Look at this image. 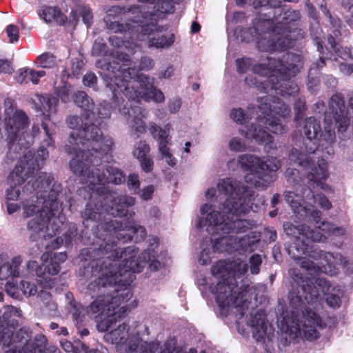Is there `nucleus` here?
<instances>
[{
  "label": "nucleus",
  "mask_w": 353,
  "mask_h": 353,
  "mask_svg": "<svg viewBox=\"0 0 353 353\" xmlns=\"http://www.w3.org/2000/svg\"><path fill=\"white\" fill-rule=\"evenodd\" d=\"M67 259L66 254L64 252L59 253H44L41 256V261H43V272H46L48 279L47 282L41 280V283L47 288H52L54 285V279L49 278L48 275H55L59 273L60 270L59 263L64 262Z\"/></svg>",
  "instance_id": "obj_23"
},
{
  "label": "nucleus",
  "mask_w": 353,
  "mask_h": 353,
  "mask_svg": "<svg viewBox=\"0 0 353 353\" xmlns=\"http://www.w3.org/2000/svg\"><path fill=\"white\" fill-rule=\"evenodd\" d=\"M248 270L245 263L240 261L226 262L219 261L212 268V273L214 276H225L223 282H219L213 292L216 294V302L219 306L223 309L226 307L234 306L239 312L238 327L244 322L251 328L253 337L256 341L263 339L268 333L272 331L271 326L266 322V315L263 310L251 312L246 315L245 310L248 309L249 299L254 292L253 287L246 286L243 289L239 288L236 283H233V277L244 274Z\"/></svg>",
  "instance_id": "obj_4"
},
{
  "label": "nucleus",
  "mask_w": 353,
  "mask_h": 353,
  "mask_svg": "<svg viewBox=\"0 0 353 353\" xmlns=\"http://www.w3.org/2000/svg\"><path fill=\"white\" fill-rule=\"evenodd\" d=\"M25 167L22 165H17L12 172L8 177V181L11 185V188L7 190V199L8 200H17L19 196V190L13 185H19L23 181V176L22 174L25 172Z\"/></svg>",
  "instance_id": "obj_29"
},
{
  "label": "nucleus",
  "mask_w": 353,
  "mask_h": 353,
  "mask_svg": "<svg viewBox=\"0 0 353 353\" xmlns=\"http://www.w3.org/2000/svg\"><path fill=\"white\" fill-rule=\"evenodd\" d=\"M99 250L107 256L92 263L93 272L99 275L88 285V290L99 294L88 307V313L100 316L97 328L105 332L130 309L126 303L132 293L126 283L132 281V272H140L146 262L150 263L152 270H157L160 263L152 259L154 255L151 256L150 251H145L137 257L134 248H121L114 243L105 241L100 244Z\"/></svg>",
  "instance_id": "obj_1"
},
{
  "label": "nucleus",
  "mask_w": 353,
  "mask_h": 353,
  "mask_svg": "<svg viewBox=\"0 0 353 353\" xmlns=\"http://www.w3.org/2000/svg\"><path fill=\"white\" fill-rule=\"evenodd\" d=\"M40 17L46 23L57 21L61 23L64 21L63 16L61 14L57 7L43 6L38 12Z\"/></svg>",
  "instance_id": "obj_32"
},
{
  "label": "nucleus",
  "mask_w": 353,
  "mask_h": 353,
  "mask_svg": "<svg viewBox=\"0 0 353 353\" xmlns=\"http://www.w3.org/2000/svg\"><path fill=\"white\" fill-rule=\"evenodd\" d=\"M83 63L81 60L75 59L72 61V69L73 75H77L79 70L83 67Z\"/></svg>",
  "instance_id": "obj_63"
},
{
  "label": "nucleus",
  "mask_w": 353,
  "mask_h": 353,
  "mask_svg": "<svg viewBox=\"0 0 353 353\" xmlns=\"http://www.w3.org/2000/svg\"><path fill=\"white\" fill-rule=\"evenodd\" d=\"M8 256L5 253H0V279H6L11 276L17 278L21 276V263L23 259L21 256H14L10 262H8Z\"/></svg>",
  "instance_id": "obj_27"
},
{
  "label": "nucleus",
  "mask_w": 353,
  "mask_h": 353,
  "mask_svg": "<svg viewBox=\"0 0 353 353\" xmlns=\"http://www.w3.org/2000/svg\"><path fill=\"white\" fill-rule=\"evenodd\" d=\"M37 60L42 68H52L57 65L56 57L50 53H44L38 57Z\"/></svg>",
  "instance_id": "obj_37"
},
{
  "label": "nucleus",
  "mask_w": 353,
  "mask_h": 353,
  "mask_svg": "<svg viewBox=\"0 0 353 353\" xmlns=\"http://www.w3.org/2000/svg\"><path fill=\"white\" fill-rule=\"evenodd\" d=\"M19 288L23 294L28 297L34 296L37 293V285L34 283L25 279L21 281Z\"/></svg>",
  "instance_id": "obj_36"
},
{
  "label": "nucleus",
  "mask_w": 353,
  "mask_h": 353,
  "mask_svg": "<svg viewBox=\"0 0 353 353\" xmlns=\"http://www.w3.org/2000/svg\"><path fill=\"white\" fill-rule=\"evenodd\" d=\"M115 203L111 206L110 213L112 216H127L128 207L134 204V199L132 197L121 196L114 201Z\"/></svg>",
  "instance_id": "obj_30"
},
{
  "label": "nucleus",
  "mask_w": 353,
  "mask_h": 353,
  "mask_svg": "<svg viewBox=\"0 0 353 353\" xmlns=\"http://www.w3.org/2000/svg\"><path fill=\"white\" fill-rule=\"evenodd\" d=\"M132 353H196V350L190 348L188 352H185L176 347L174 339H170L164 343L163 347H160L156 342L139 343Z\"/></svg>",
  "instance_id": "obj_25"
},
{
  "label": "nucleus",
  "mask_w": 353,
  "mask_h": 353,
  "mask_svg": "<svg viewBox=\"0 0 353 353\" xmlns=\"http://www.w3.org/2000/svg\"><path fill=\"white\" fill-rule=\"evenodd\" d=\"M53 177L46 173H41L32 184L34 190L39 192L50 190L48 199L43 196V201L37 205H28L23 207V216L31 219L27 223V228L32 238L47 239L54 236L65 218L57 216L55 210L58 206L57 202V192L52 190Z\"/></svg>",
  "instance_id": "obj_6"
},
{
  "label": "nucleus",
  "mask_w": 353,
  "mask_h": 353,
  "mask_svg": "<svg viewBox=\"0 0 353 353\" xmlns=\"http://www.w3.org/2000/svg\"><path fill=\"white\" fill-rule=\"evenodd\" d=\"M291 14L292 12L289 11L284 12L281 18L285 21H281L280 18L276 19V26L273 30L265 32L257 42L258 48L261 50H283L288 48L290 42L285 35V26L289 23L288 19Z\"/></svg>",
  "instance_id": "obj_16"
},
{
  "label": "nucleus",
  "mask_w": 353,
  "mask_h": 353,
  "mask_svg": "<svg viewBox=\"0 0 353 353\" xmlns=\"http://www.w3.org/2000/svg\"><path fill=\"white\" fill-rule=\"evenodd\" d=\"M6 292L12 297L17 296V287L14 282L8 281L5 286Z\"/></svg>",
  "instance_id": "obj_53"
},
{
  "label": "nucleus",
  "mask_w": 353,
  "mask_h": 353,
  "mask_svg": "<svg viewBox=\"0 0 353 353\" xmlns=\"http://www.w3.org/2000/svg\"><path fill=\"white\" fill-rule=\"evenodd\" d=\"M93 112H94L95 114L94 117L91 115V122L97 127L100 124V119L108 118L110 115V109L107 104L99 105L97 108L94 106Z\"/></svg>",
  "instance_id": "obj_34"
},
{
  "label": "nucleus",
  "mask_w": 353,
  "mask_h": 353,
  "mask_svg": "<svg viewBox=\"0 0 353 353\" xmlns=\"http://www.w3.org/2000/svg\"><path fill=\"white\" fill-rule=\"evenodd\" d=\"M173 0H156L154 1V9H141V12L134 16L146 17L148 20L152 19L157 21L158 19L161 18L163 14L172 13L174 12Z\"/></svg>",
  "instance_id": "obj_28"
},
{
  "label": "nucleus",
  "mask_w": 353,
  "mask_h": 353,
  "mask_svg": "<svg viewBox=\"0 0 353 353\" xmlns=\"http://www.w3.org/2000/svg\"><path fill=\"white\" fill-rule=\"evenodd\" d=\"M339 294H341V292H339V294H333L331 292H330L329 294H327L326 301H327V303L330 307H339V305L341 304V299L339 296Z\"/></svg>",
  "instance_id": "obj_46"
},
{
  "label": "nucleus",
  "mask_w": 353,
  "mask_h": 353,
  "mask_svg": "<svg viewBox=\"0 0 353 353\" xmlns=\"http://www.w3.org/2000/svg\"><path fill=\"white\" fill-rule=\"evenodd\" d=\"M150 152V146L145 141L139 142L134 148L133 154L137 159L143 158Z\"/></svg>",
  "instance_id": "obj_42"
},
{
  "label": "nucleus",
  "mask_w": 353,
  "mask_h": 353,
  "mask_svg": "<svg viewBox=\"0 0 353 353\" xmlns=\"http://www.w3.org/2000/svg\"><path fill=\"white\" fill-rule=\"evenodd\" d=\"M6 32L10 43H13L18 41L19 30L17 26L14 24L8 26L6 28Z\"/></svg>",
  "instance_id": "obj_44"
},
{
  "label": "nucleus",
  "mask_w": 353,
  "mask_h": 353,
  "mask_svg": "<svg viewBox=\"0 0 353 353\" xmlns=\"http://www.w3.org/2000/svg\"><path fill=\"white\" fill-rule=\"evenodd\" d=\"M48 156V152L44 148H42L37 152V153L34 156V161L32 159V156L30 152H28V154H26V163L29 166L28 167L24 176H26L27 174H30L32 173V170H36V168L39 169L40 166L43 164V162L46 159Z\"/></svg>",
  "instance_id": "obj_31"
},
{
  "label": "nucleus",
  "mask_w": 353,
  "mask_h": 353,
  "mask_svg": "<svg viewBox=\"0 0 353 353\" xmlns=\"http://www.w3.org/2000/svg\"><path fill=\"white\" fill-rule=\"evenodd\" d=\"M105 50V46L101 42H95L92 48V54L94 55H101Z\"/></svg>",
  "instance_id": "obj_60"
},
{
  "label": "nucleus",
  "mask_w": 353,
  "mask_h": 353,
  "mask_svg": "<svg viewBox=\"0 0 353 353\" xmlns=\"http://www.w3.org/2000/svg\"><path fill=\"white\" fill-rule=\"evenodd\" d=\"M128 185L130 188L137 190L139 187V177L137 174H132L129 176L128 178Z\"/></svg>",
  "instance_id": "obj_59"
},
{
  "label": "nucleus",
  "mask_w": 353,
  "mask_h": 353,
  "mask_svg": "<svg viewBox=\"0 0 353 353\" xmlns=\"http://www.w3.org/2000/svg\"><path fill=\"white\" fill-rule=\"evenodd\" d=\"M91 114L83 113V118L70 116L67 120L68 126L74 131L70 134L68 143L65 145V151L74 154L70 163V167L74 174L81 175L83 168L79 163L85 158V152L94 150V158L99 157L112 150L113 142L110 138H102L100 129L92 123Z\"/></svg>",
  "instance_id": "obj_5"
},
{
  "label": "nucleus",
  "mask_w": 353,
  "mask_h": 353,
  "mask_svg": "<svg viewBox=\"0 0 353 353\" xmlns=\"http://www.w3.org/2000/svg\"><path fill=\"white\" fill-rule=\"evenodd\" d=\"M37 297L43 303V305L49 309V310L52 311L56 309V305L52 301L51 296L48 292L41 290L38 294Z\"/></svg>",
  "instance_id": "obj_40"
},
{
  "label": "nucleus",
  "mask_w": 353,
  "mask_h": 353,
  "mask_svg": "<svg viewBox=\"0 0 353 353\" xmlns=\"http://www.w3.org/2000/svg\"><path fill=\"white\" fill-rule=\"evenodd\" d=\"M265 103L256 108H252V113L259 114L257 123L252 124L245 132L241 130V133L248 139H253L257 142L269 143L272 142V137L264 130L259 128L262 124L268 122L269 129L275 134H281L284 131L283 125L278 122L279 117L286 118L290 115V108L285 104L279 101H273V104L268 105Z\"/></svg>",
  "instance_id": "obj_11"
},
{
  "label": "nucleus",
  "mask_w": 353,
  "mask_h": 353,
  "mask_svg": "<svg viewBox=\"0 0 353 353\" xmlns=\"http://www.w3.org/2000/svg\"><path fill=\"white\" fill-rule=\"evenodd\" d=\"M141 160V166L142 169L146 172H149L152 170L153 167V161L151 159L149 158H145V157Z\"/></svg>",
  "instance_id": "obj_55"
},
{
  "label": "nucleus",
  "mask_w": 353,
  "mask_h": 353,
  "mask_svg": "<svg viewBox=\"0 0 353 353\" xmlns=\"http://www.w3.org/2000/svg\"><path fill=\"white\" fill-rule=\"evenodd\" d=\"M34 341L36 343V345L38 347L39 351L40 352H41L43 350H46V347L48 345V339L46 337V336H44L42 334H37L34 338Z\"/></svg>",
  "instance_id": "obj_49"
},
{
  "label": "nucleus",
  "mask_w": 353,
  "mask_h": 353,
  "mask_svg": "<svg viewBox=\"0 0 353 353\" xmlns=\"http://www.w3.org/2000/svg\"><path fill=\"white\" fill-rule=\"evenodd\" d=\"M26 268L30 271V272L35 271L36 275L38 277L41 278L42 280L47 282L48 277L46 276V273L43 272V265L39 268L37 262L34 261H29L26 263Z\"/></svg>",
  "instance_id": "obj_41"
},
{
  "label": "nucleus",
  "mask_w": 353,
  "mask_h": 353,
  "mask_svg": "<svg viewBox=\"0 0 353 353\" xmlns=\"http://www.w3.org/2000/svg\"><path fill=\"white\" fill-rule=\"evenodd\" d=\"M321 216L320 211L316 210L311 211V217L315 222L316 230H310L305 224L295 226L291 223H285L283 225L286 234L296 237L294 245H291L289 248V254L297 261V264L311 276L318 272L330 275L336 274L339 267L345 265L347 262L339 254L334 255L332 253L323 252L316 249L308 250V244L304 242L305 239L321 242L325 239L326 235L344 234L343 229L335 227L330 222H320Z\"/></svg>",
  "instance_id": "obj_3"
},
{
  "label": "nucleus",
  "mask_w": 353,
  "mask_h": 353,
  "mask_svg": "<svg viewBox=\"0 0 353 353\" xmlns=\"http://www.w3.org/2000/svg\"><path fill=\"white\" fill-rule=\"evenodd\" d=\"M250 112V110H249ZM250 113H245L242 109H233L230 112V117L237 123L243 124L251 118Z\"/></svg>",
  "instance_id": "obj_38"
},
{
  "label": "nucleus",
  "mask_w": 353,
  "mask_h": 353,
  "mask_svg": "<svg viewBox=\"0 0 353 353\" xmlns=\"http://www.w3.org/2000/svg\"><path fill=\"white\" fill-rule=\"evenodd\" d=\"M6 114V130L10 141H14L25 132L29 123L28 119L26 114L21 110L12 112V110H11L10 112H8Z\"/></svg>",
  "instance_id": "obj_21"
},
{
  "label": "nucleus",
  "mask_w": 353,
  "mask_h": 353,
  "mask_svg": "<svg viewBox=\"0 0 353 353\" xmlns=\"http://www.w3.org/2000/svg\"><path fill=\"white\" fill-rule=\"evenodd\" d=\"M253 190L245 188L240 183L230 179L220 180L217 189L211 188L206 192L208 201L222 200L225 201L220 210H216L214 205L205 204L200 209L196 226L206 227L209 233L219 232L231 230L233 232H245L253 228L256 223L253 221L242 219L240 217L248 214L252 207L250 205Z\"/></svg>",
  "instance_id": "obj_2"
},
{
  "label": "nucleus",
  "mask_w": 353,
  "mask_h": 353,
  "mask_svg": "<svg viewBox=\"0 0 353 353\" xmlns=\"http://www.w3.org/2000/svg\"><path fill=\"white\" fill-rule=\"evenodd\" d=\"M97 81V77L92 72L87 73L83 79V82L85 85L92 87L94 85Z\"/></svg>",
  "instance_id": "obj_51"
},
{
  "label": "nucleus",
  "mask_w": 353,
  "mask_h": 353,
  "mask_svg": "<svg viewBox=\"0 0 353 353\" xmlns=\"http://www.w3.org/2000/svg\"><path fill=\"white\" fill-rule=\"evenodd\" d=\"M290 273L297 284L301 285L304 298L308 303L314 302L322 295H327L330 292L331 289L334 290L323 278L312 277L307 278V281H304L302 277L295 274L294 270H291Z\"/></svg>",
  "instance_id": "obj_19"
},
{
  "label": "nucleus",
  "mask_w": 353,
  "mask_h": 353,
  "mask_svg": "<svg viewBox=\"0 0 353 353\" xmlns=\"http://www.w3.org/2000/svg\"><path fill=\"white\" fill-rule=\"evenodd\" d=\"M161 158L164 159L166 163L170 166H174L176 163V159L173 157L170 151L164 154H161Z\"/></svg>",
  "instance_id": "obj_61"
},
{
  "label": "nucleus",
  "mask_w": 353,
  "mask_h": 353,
  "mask_svg": "<svg viewBox=\"0 0 353 353\" xmlns=\"http://www.w3.org/2000/svg\"><path fill=\"white\" fill-rule=\"evenodd\" d=\"M70 90V85L65 83L63 80V85L61 86L55 87V91L58 97H60L61 101L67 102L69 100V92Z\"/></svg>",
  "instance_id": "obj_43"
},
{
  "label": "nucleus",
  "mask_w": 353,
  "mask_h": 353,
  "mask_svg": "<svg viewBox=\"0 0 353 353\" xmlns=\"http://www.w3.org/2000/svg\"><path fill=\"white\" fill-rule=\"evenodd\" d=\"M250 64L249 59H242L236 60V67L239 72H245L248 66Z\"/></svg>",
  "instance_id": "obj_54"
},
{
  "label": "nucleus",
  "mask_w": 353,
  "mask_h": 353,
  "mask_svg": "<svg viewBox=\"0 0 353 353\" xmlns=\"http://www.w3.org/2000/svg\"><path fill=\"white\" fill-rule=\"evenodd\" d=\"M127 65L115 63L114 65H108L107 68L108 73L105 75L110 79L114 92H123L129 101H134L135 104L139 103V98L157 103L164 101L163 93L154 88L152 79Z\"/></svg>",
  "instance_id": "obj_7"
},
{
  "label": "nucleus",
  "mask_w": 353,
  "mask_h": 353,
  "mask_svg": "<svg viewBox=\"0 0 353 353\" xmlns=\"http://www.w3.org/2000/svg\"><path fill=\"white\" fill-rule=\"evenodd\" d=\"M290 305L292 308L291 316L281 321V330L289 342L298 339L314 340L319 337L317 327H321L319 316L311 310H303V301L300 296L292 294Z\"/></svg>",
  "instance_id": "obj_8"
},
{
  "label": "nucleus",
  "mask_w": 353,
  "mask_h": 353,
  "mask_svg": "<svg viewBox=\"0 0 353 353\" xmlns=\"http://www.w3.org/2000/svg\"><path fill=\"white\" fill-rule=\"evenodd\" d=\"M301 192V195L291 191L286 192L285 195L286 201L290 205L298 219L311 216V211L315 210L314 208L316 203L324 210L332 208L331 203L326 197L321 194L315 196L310 188H303Z\"/></svg>",
  "instance_id": "obj_14"
},
{
  "label": "nucleus",
  "mask_w": 353,
  "mask_h": 353,
  "mask_svg": "<svg viewBox=\"0 0 353 353\" xmlns=\"http://www.w3.org/2000/svg\"><path fill=\"white\" fill-rule=\"evenodd\" d=\"M74 103L85 110L84 113H92L94 109L92 100L84 92H78L74 97Z\"/></svg>",
  "instance_id": "obj_33"
},
{
  "label": "nucleus",
  "mask_w": 353,
  "mask_h": 353,
  "mask_svg": "<svg viewBox=\"0 0 353 353\" xmlns=\"http://www.w3.org/2000/svg\"><path fill=\"white\" fill-rule=\"evenodd\" d=\"M79 14L81 15L85 24H86L87 26H89L92 21V15L90 9L85 8H81Z\"/></svg>",
  "instance_id": "obj_52"
},
{
  "label": "nucleus",
  "mask_w": 353,
  "mask_h": 353,
  "mask_svg": "<svg viewBox=\"0 0 353 353\" xmlns=\"http://www.w3.org/2000/svg\"><path fill=\"white\" fill-rule=\"evenodd\" d=\"M250 243L246 242V237L237 239L233 236H225L213 242L212 240L205 239L202 243V251L199 259V261L202 265L208 264L210 262L212 255L216 252H232L239 249L247 248Z\"/></svg>",
  "instance_id": "obj_18"
},
{
  "label": "nucleus",
  "mask_w": 353,
  "mask_h": 353,
  "mask_svg": "<svg viewBox=\"0 0 353 353\" xmlns=\"http://www.w3.org/2000/svg\"><path fill=\"white\" fill-rule=\"evenodd\" d=\"M28 75L29 79L34 84H37L39 81V79L46 75V72L44 70L35 71L33 70H29Z\"/></svg>",
  "instance_id": "obj_50"
},
{
  "label": "nucleus",
  "mask_w": 353,
  "mask_h": 353,
  "mask_svg": "<svg viewBox=\"0 0 353 353\" xmlns=\"http://www.w3.org/2000/svg\"><path fill=\"white\" fill-rule=\"evenodd\" d=\"M130 104L128 103L123 105L121 104V100L117 97V94L114 92V108L118 109L119 112L123 114L125 119L132 123V129L137 133V137L140 134L145 132L146 127L143 119L146 118L147 112L145 110L142 109L139 105L129 101Z\"/></svg>",
  "instance_id": "obj_20"
},
{
  "label": "nucleus",
  "mask_w": 353,
  "mask_h": 353,
  "mask_svg": "<svg viewBox=\"0 0 353 353\" xmlns=\"http://www.w3.org/2000/svg\"><path fill=\"white\" fill-rule=\"evenodd\" d=\"M303 131L307 138L304 145L308 154L302 153L298 149L293 148L290 151L289 159L307 170L308 179L310 181L317 185H321V181L328 177L327 163L324 159H318L314 163V157H310L317 148L316 138L321 132L320 124L314 118L310 117L305 120Z\"/></svg>",
  "instance_id": "obj_9"
},
{
  "label": "nucleus",
  "mask_w": 353,
  "mask_h": 353,
  "mask_svg": "<svg viewBox=\"0 0 353 353\" xmlns=\"http://www.w3.org/2000/svg\"><path fill=\"white\" fill-rule=\"evenodd\" d=\"M21 312L13 306L7 305L2 317L0 318V343L5 346L10 345L15 340L13 339L14 321L13 316H19Z\"/></svg>",
  "instance_id": "obj_22"
},
{
  "label": "nucleus",
  "mask_w": 353,
  "mask_h": 353,
  "mask_svg": "<svg viewBox=\"0 0 353 353\" xmlns=\"http://www.w3.org/2000/svg\"><path fill=\"white\" fill-rule=\"evenodd\" d=\"M230 149L233 151H243L245 146L244 143L239 138L234 137L231 139L229 143Z\"/></svg>",
  "instance_id": "obj_47"
},
{
  "label": "nucleus",
  "mask_w": 353,
  "mask_h": 353,
  "mask_svg": "<svg viewBox=\"0 0 353 353\" xmlns=\"http://www.w3.org/2000/svg\"><path fill=\"white\" fill-rule=\"evenodd\" d=\"M127 19L125 23H112L109 28L115 32H129L132 40L147 41L149 47L168 48L173 44L174 37L172 34L164 33L159 31L156 22L148 20L146 17L136 16L134 20Z\"/></svg>",
  "instance_id": "obj_10"
},
{
  "label": "nucleus",
  "mask_w": 353,
  "mask_h": 353,
  "mask_svg": "<svg viewBox=\"0 0 353 353\" xmlns=\"http://www.w3.org/2000/svg\"><path fill=\"white\" fill-rule=\"evenodd\" d=\"M154 65V62L152 59L148 57H144L141 59L139 68L141 70H148L151 69Z\"/></svg>",
  "instance_id": "obj_57"
},
{
  "label": "nucleus",
  "mask_w": 353,
  "mask_h": 353,
  "mask_svg": "<svg viewBox=\"0 0 353 353\" xmlns=\"http://www.w3.org/2000/svg\"><path fill=\"white\" fill-rule=\"evenodd\" d=\"M169 145H171V140L170 141H160L159 143V152L161 155L170 151Z\"/></svg>",
  "instance_id": "obj_62"
},
{
  "label": "nucleus",
  "mask_w": 353,
  "mask_h": 353,
  "mask_svg": "<svg viewBox=\"0 0 353 353\" xmlns=\"http://www.w3.org/2000/svg\"><path fill=\"white\" fill-rule=\"evenodd\" d=\"M103 339L114 345L119 353H132L141 343L139 332L124 323L106 332Z\"/></svg>",
  "instance_id": "obj_17"
},
{
  "label": "nucleus",
  "mask_w": 353,
  "mask_h": 353,
  "mask_svg": "<svg viewBox=\"0 0 353 353\" xmlns=\"http://www.w3.org/2000/svg\"><path fill=\"white\" fill-rule=\"evenodd\" d=\"M39 102L40 105L38 109L41 112V114L43 117L42 126L46 135L50 137L51 135L50 130L54 125V122H50L51 117L55 115L57 112L56 108L58 103V99L55 97L44 96L39 99Z\"/></svg>",
  "instance_id": "obj_26"
},
{
  "label": "nucleus",
  "mask_w": 353,
  "mask_h": 353,
  "mask_svg": "<svg viewBox=\"0 0 353 353\" xmlns=\"http://www.w3.org/2000/svg\"><path fill=\"white\" fill-rule=\"evenodd\" d=\"M338 106L340 110L341 115L337 116L335 118L336 124L339 128V130L343 132L346 130L347 127L349 125V121L346 116L343 114V110H341V108L343 107V101L340 99L338 103Z\"/></svg>",
  "instance_id": "obj_39"
},
{
  "label": "nucleus",
  "mask_w": 353,
  "mask_h": 353,
  "mask_svg": "<svg viewBox=\"0 0 353 353\" xmlns=\"http://www.w3.org/2000/svg\"><path fill=\"white\" fill-rule=\"evenodd\" d=\"M261 257L259 254H254L250 259V271L253 274H257L260 271L261 265Z\"/></svg>",
  "instance_id": "obj_45"
},
{
  "label": "nucleus",
  "mask_w": 353,
  "mask_h": 353,
  "mask_svg": "<svg viewBox=\"0 0 353 353\" xmlns=\"http://www.w3.org/2000/svg\"><path fill=\"white\" fill-rule=\"evenodd\" d=\"M145 229L134 221L123 220L119 226L114 227L113 236L119 241L127 242L133 238L136 241H141L145 236Z\"/></svg>",
  "instance_id": "obj_24"
},
{
  "label": "nucleus",
  "mask_w": 353,
  "mask_h": 353,
  "mask_svg": "<svg viewBox=\"0 0 353 353\" xmlns=\"http://www.w3.org/2000/svg\"><path fill=\"white\" fill-rule=\"evenodd\" d=\"M150 132L152 137L159 141V143L160 141H170L171 139L168 132L154 123H150Z\"/></svg>",
  "instance_id": "obj_35"
},
{
  "label": "nucleus",
  "mask_w": 353,
  "mask_h": 353,
  "mask_svg": "<svg viewBox=\"0 0 353 353\" xmlns=\"http://www.w3.org/2000/svg\"><path fill=\"white\" fill-rule=\"evenodd\" d=\"M340 71L345 75H350L353 72V66L347 63H341Z\"/></svg>",
  "instance_id": "obj_64"
},
{
  "label": "nucleus",
  "mask_w": 353,
  "mask_h": 353,
  "mask_svg": "<svg viewBox=\"0 0 353 353\" xmlns=\"http://www.w3.org/2000/svg\"><path fill=\"white\" fill-rule=\"evenodd\" d=\"M238 163L249 172L245 176L248 184L256 188H266L271 183L270 172H276L281 166L276 157H269L263 161L254 155L243 154L239 157Z\"/></svg>",
  "instance_id": "obj_13"
},
{
  "label": "nucleus",
  "mask_w": 353,
  "mask_h": 353,
  "mask_svg": "<svg viewBox=\"0 0 353 353\" xmlns=\"http://www.w3.org/2000/svg\"><path fill=\"white\" fill-rule=\"evenodd\" d=\"M93 154L90 157L85 156L81 160L79 165L83 168V172L81 175L77 174L81 177V181L83 183L88 185L90 189L98 192L99 189L97 185H104L105 183H112L114 184H120L125 181L123 173L117 168L108 166L105 169V172L100 175V170L99 168H92L91 172H88L90 169V163L93 161Z\"/></svg>",
  "instance_id": "obj_15"
},
{
  "label": "nucleus",
  "mask_w": 353,
  "mask_h": 353,
  "mask_svg": "<svg viewBox=\"0 0 353 353\" xmlns=\"http://www.w3.org/2000/svg\"><path fill=\"white\" fill-rule=\"evenodd\" d=\"M154 188L152 185H148L143 188L141 193V197L144 200H148L151 199L152 194L154 193Z\"/></svg>",
  "instance_id": "obj_58"
},
{
  "label": "nucleus",
  "mask_w": 353,
  "mask_h": 353,
  "mask_svg": "<svg viewBox=\"0 0 353 353\" xmlns=\"http://www.w3.org/2000/svg\"><path fill=\"white\" fill-rule=\"evenodd\" d=\"M268 62L254 68L255 75L247 77L245 79L248 85L266 90L271 84V88L276 90L278 88L274 84V79L285 80L294 76L299 70V65L295 63L284 65L281 61L272 59H268Z\"/></svg>",
  "instance_id": "obj_12"
},
{
  "label": "nucleus",
  "mask_w": 353,
  "mask_h": 353,
  "mask_svg": "<svg viewBox=\"0 0 353 353\" xmlns=\"http://www.w3.org/2000/svg\"><path fill=\"white\" fill-rule=\"evenodd\" d=\"M328 42L331 45L333 50L339 53V55L342 57L343 59H346L347 57H350V51L349 49L345 48L344 49V53L343 52H340L339 48H338L337 45L335 43L334 39L332 37H329Z\"/></svg>",
  "instance_id": "obj_48"
},
{
  "label": "nucleus",
  "mask_w": 353,
  "mask_h": 353,
  "mask_svg": "<svg viewBox=\"0 0 353 353\" xmlns=\"http://www.w3.org/2000/svg\"><path fill=\"white\" fill-rule=\"evenodd\" d=\"M29 70L28 69H21L19 71V74L17 77V81L18 83L22 84L27 83V79H29L28 75Z\"/></svg>",
  "instance_id": "obj_56"
}]
</instances>
